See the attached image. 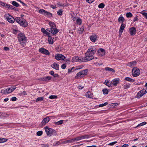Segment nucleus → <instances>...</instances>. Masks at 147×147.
Wrapping results in <instances>:
<instances>
[{
  "label": "nucleus",
  "mask_w": 147,
  "mask_h": 147,
  "mask_svg": "<svg viewBox=\"0 0 147 147\" xmlns=\"http://www.w3.org/2000/svg\"><path fill=\"white\" fill-rule=\"evenodd\" d=\"M117 143V141H115L113 142H112L111 143H110L108 144V145L109 146H113L114 144H116Z\"/></svg>",
  "instance_id": "52"
},
{
  "label": "nucleus",
  "mask_w": 147,
  "mask_h": 147,
  "mask_svg": "<svg viewBox=\"0 0 147 147\" xmlns=\"http://www.w3.org/2000/svg\"><path fill=\"white\" fill-rule=\"evenodd\" d=\"M50 30L49 29H46L44 33L43 34H46V35H47L48 36H50Z\"/></svg>",
  "instance_id": "29"
},
{
  "label": "nucleus",
  "mask_w": 147,
  "mask_h": 147,
  "mask_svg": "<svg viewBox=\"0 0 147 147\" xmlns=\"http://www.w3.org/2000/svg\"><path fill=\"white\" fill-rule=\"evenodd\" d=\"M130 87V84L129 83L126 84L124 85L123 88L124 89H127Z\"/></svg>",
  "instance_id": "35"
},
{
  "label": "nucleus",
  "mask_w": 147,
  "mask_h": 147,
  "mask_svg": "<svg viewBox=\"0 0 147 147\" xmlns=\"http://www.w3.org/2000/svg\"><path fill=\"white\" fill-rule=\"evenodd\" d=\"M51 66L53 68L56 70H58L59 69V65L56 63H54L51 65Z\"/></svg>",
  "instance_id": "19"
},
{
  "label": "nucleus",
  "mask_w": 147,
  "mask_h": 147,
  "mask_svg": "<svg viewBox=\"0 0 147 147\" xmlns=\"http://www.w3.org/2000/svg\"><path fill=\"white\" fill-rule=\"evenodd\" d=\"M5 3L1 1H0V6H2L3 7L4 6V5L5 4V3Z\"/></svg>",
  "instance_id": "58"
},
{
  "label": "nucleus",
  "mask_w": 147,
  "mask_h": 147,
  "mask_svg": "<svg viewBox=\"0 0 147 147\" xmlns=\"http://www.w3.org/2000/svg\"><path fill=\"white\" fill-rule=\"evenodd\" d=\"M45 78L46 79V81L49 80H51V77L50 76H47L45 77Z\"/></svg>",
  "instance_id": "53"
},
{
  "label": "nucleus",
  "mask_w": 147,
  "mask_h": 147,
  "mask_svg": "<svg viewBox=\"0 0 147 147\" xmlns=\"http://www.w3.org/2000/svg\"><path fill=\"white\" fill-rule=\"evenodd\" d=\"M49 24L51 28H56L55 24L53 22H49Z\"/></svg>",
  "instance_id": "26"
},
{
  "label": "nucleus",
  "mask_w": 147,
  "mask_h": 147,
  "mask_svg": "<svg viewBox=\"0 0 147 147\" xmlns=\"http://www.w3.org/2000/svg\"><path fill=\"white\" fill-rule=\"evenodd\" d=\"M16 21L20 25L23 27H26L28 26V24L25 19L22 17H16Z\"/></svg>",
  "instance_id": "2"
},
{
  "label": "nucleus",
  "mask_w": 147,
  "mask_h": 147,
  "mask_svg": "<svg viewBox=\"0 0 147 147\" xmlns=\"http://www.w3.org/2000/svg\"><path fill=\"white\" fill-rule=\"evenodd\" d=\"M98 7L99 8H103L105 7V5L103 3H101L98 5Z\"/></svg>",
  "instance_id": "46"
},
{
  "label": "nucleus",
  "mask_w": 147,
  "mask_h": 147,
  "mask_svg": "<svg viewBox=\"0 0 147 147\" xmlns=\"http://www.w3.org/2000/svg\"><path fill=\"white\" fill-rule=\"evenodd\" d=\"M39 51L42 53L47 55H49L50 54V53L48 50L43 47L40 48L39 49Z\"/></svg>",
  "instance_id": "10"
},
{
  "label": "nucleus",
  "mask_w": 147,
  "mask_h": 147,
  "mask_svg": "<svg viewBox=\"0 0 147 147\" xmlns=\"http://www.w3.org/2000/svg\"><path fill=\"white\" fill-rule=\"evenodd\" d=\"M125 26L126 25L125 24H124L123 23L120 26V27L119 28V33L120 34H122Z\"/></svg>",
  "instance_id": "18"
},
{
  "label": "nucleus",
  "mask_w": 147,
  "mask_h": 147,
  "mask_svg": "<svg viewBox=\"0 0 147 147\" xmlns=\"http://www.w3.org/2000/svg\"><path fill=\"white\" fill-rule=\"evenodd\" d=\"M93 94L90 91L87 92L85 94V96L89 98H92Z\"/></svg>",
  "instance_id": "20"
},
{
  "label": "nucleus",
  "mask_w": 147,
  "mask_h": 147,
  "mask_svg": "<svg viewBox=\"0 0 147 147\" xmlns=\"http://www.w3.org/2000/svg\"><path fill=\"white\" fill-rule=\"evenodd\" d=\"M5 17L7 21L9 23H13L16 20L15 18H14L9 14H7L5 15Z\"/></svg>",
  "instance_id": "8"
},
{
  "label": "nucleus",
  "mask_w": 147,
  "mask_h": 147,
  "mask_svg": "<svg viewBox=\"0 0 147 147\" xmlns=\"http://www.w3.org/2000/svg\"><path fill=\"white\" fill-rule=\"evenodd\" d=\"M63 123V120H61L57 122H55V124L56 125H61Z\"/></svg>",
  "instance_id": "40"
},
{
  "label": "nucleus",
  "mask_w": 147,
  "mask_h": 147,
  "mask_svg": "<svg viewBox=\"0 0 147 147\" xmlns=\"http://www.w3.org/2000/svg\"><path fill=\"white\" fill-rule=\"evenodd\" d=\"M74 68V67H72L71 68H69L68 69V72H72V69Z\"/></svg>",
  "instance_id": "63"
},
{
  "label": "nucleus",
  "mask_w": 147,
  "mask_h": 147,
  "mask_svg": "<svg viewBox=\"0 0 147 147\" xmlns=\"http://www.w3.org/2000/svg\"><path fill=\"white\" fill-rule=\"evenodd\" d=\"M143 96V94L140 91L137 93V98H140Z\"/></svg>",
  "instance_id": "44"
},
{
  "label": "nucleus",
  "mask_w": 147,
  "mask_h": 147,
  "mask_svg": "<svg viewBox=\"0 0 147 147\" xmlns=\"http://www.w3.org/2000/svg\"><path fill=\"white\" fill-rule=\"evenodd\" d=\"M103 94H107L108 93V90L107 89H104L102 90Z\"/></svg>",
  "instance_id": "39"
},
{
  "label": "nucleus",
  "mask_w": 147,
  "mask_h": 147,
  "mask_svg": "<svg viewBox=\"0 0 147 147\" xmlns=\"http://www.w3.org/2000/svg\"><path fill=\"white\" fill-rule=\"evenodd\" d=\"M124 80L128 81L131 82H133L135 81V80L129 77H126L124 79Z\"/></svg>",
  "instance_id": "24"
},
{
  "label": "nucleus",
  "mask_w": 147,
  "mask_h": 147,
  "mask_svg": "<svg viewBox=\"0 0 147 147\" xmlns=\"http://www.w3.org/2000/svg\"><path fill=\"white\" fill-rule=\"evenodd\" d=\"M60 144H65L67 143L66 140L62 141L61 140H60Z\"/></svg>",
  "instance_id": "59"
},
{
  "label": "nucleus",
  "mask_w": 147,
  "mask_h": 147,
  "mask_svg": "<svg viewBox=\"0 0 147 147\" xmlns=\"http://www.w3.org/2000/svg\"><path fill=\"white\" fill-rule=\"evenodd\" d=\"M16 88V86H11L8 88H7L5 90H3L1 91V92L2 93L6 94L11 93L14 91Z\"/></svg>",
  "instance_id": "3"
},
{
  "label": "nucleus",
  "mask_w": 147,
  "mask_h": 147,
  "mask_svg": "<svg viewBox=\"0 0 147 147\" xmlns=\"http://www.w3.org/2000/svg\"><path fill=\"white\" fill-rule=\"evenodd\" d=\"M120 79L118 78H116L113 79L111 81V82L112 85L116 86L117 84L119 83Z\"/></svg>",
  "instance_id": "12"
},
{
  "label": "nucleus",
  "mask_w": 147,
  "mask_h": 147,
  "mask_svg": "<svg viewBox=\"0 0 147 147\" xmlns=\"http://www.w3.org/2000/svg\"><path fill=\"white\" fill-rule=\"evenodd\" d=\"M98 52V53H104L105 50L104 49H102L100 48L99 49Z\"/></svg>",
  "instance_id": "51"
},
{
  "label": "nucleus",
  "mask_w": 147,
  "mask_h": 147,
  "mask_svg": "<svg viewBox=\"0 0 147 147\" xmlns=\"http://www.w3.org/2000/svg\"><path fill=\"white\" fill-rule=\"evenodd\" d=\"M57 98V96L55 95H51L49 97V98L51 99L56 98Z\"/></svg>",
  "instance_id": "49"
},
{
  "label": "nucleus",
  "mask_w": 147,
  "mask_h": 147,
  "mask_svg": "<svg viewBox=\"0 0 147 147\" xmlns=\"http://www.w3.org/2000/svg\"><path fill=\"white\" fill-rule=\"evenodd\" d=\"M12 4L13 6L16 7H18L19 6V4L15 1H12Z\"/></svg>",
  "instance_id": "32"
},
{
  "label": "nucleus",
  "mask_w": 147,
  "mask_h": 147,
  "mask_svg": "<svg viewBox=\"0 0 147 147\" xmlns=\"http://www.w3.org/2000/svg\"><path fill=\"white\" fill-rule=\"evenodd\" d=\"M50 34L53 35L56 34L59 32V30L56 28H50Z\"/></svg>",
  "instance_id": "13"
},
{
  "label": "nucleus",
  "mask_w": 147,
  "mask_h": 147,
  "mask_svg": "<svg viewBox=\"0 0 147 147\" xmlns=\"http://www.w3.org/2000/svg\"><path fill=\"white\" fill-rule=\"evenodd\" d=\"M90 135H83L81 136V140L83 139H88L89 138L90 136Z\"/></svg>",
  "instance_id": "30"
},
{
  "label": "nucleus",
  "mask_w": 147,
  "mask_h": 147,
  "mask_svg": "<svg viewBox=\"0 0 147 147\" xmlns=\"http://www.w3.org/2000/svg\"><path fill=\"white\" fill-rule=\"evenodd\" d=\"M129 146L128 144H124L122 145L121 147H127Z\"/></svg>",
  "instance_id": "64"
},
{
  "label": "nucleus",
  "mask_w": 147,
  "mask_h": 147,
  "mask_svg": "<svg viewBox=\"0 0 147 147\" xmlns=\"http://www.w3.org/2000/svg\"><path fill=\"white\" fill-rule=\"evenodd\" d=\"M65 58V57L62 54H57L55 55V59L57 60H63Z\"/></svg>",
  "instance_id": "11"
},
{
  "label": "nucleus",
  "mask_w": 147,
  "mask_h": 147,
  "mask_svg": "<svg viewBox=\"0 0 147 147\" xmlns=\"http://www.w3.org/2000/svg\"><path fill=\"white\" fill-rule=\"evenodd\" d=\"M7 139L6 138H0V143H3L5 142H6Z\"/></svg>",
  "instance_id": "33"
},
{
  "label": "nucleus",
  "mask_w": 147,
  "mask_h": 147,
  "mask_svg": "<svg viewBox=\"0 0 147 147\" xmlns=\"http://www.w3.org/2000/svg\"><path fill=\"white\" fill-rule=\"evenodd\" d=\"M78 56H75L72 59V62H77L78 60Z\"/></svg>",
  "instance_id": "31"
},
{
  "label": "nucleus",
  "mask_w": 147,
  "mask_h": 147,
  "mask_svg": "<svg viewBox=\"0 0 147 147\" xmlns=\"http://www.w3.org/2000/svg\"><path fill=\"white\" fill-rule=\"evenodd\" d=\"M74 142L76 141H78L80 140H81V136H78L76 137L75 138H74Z\"/></svg>",
  "instance_id": "38"
},
{
  "label": "nucleus",
  "mask_w": 147,
  "mask_h": 147,
  "mask_svg": "<svg viewBox=\"0 0 147 147\" xmlns=\"http://www.w3.org/2000/svg\"><path fill=\"white\" fill-rule=\"evenodd\" d=\"M96 51V49L95 47L92 46L90 47L86 53L85 56L84 57L85 62L94 59L93 55L95 53Z\"/></svg>",
  "instance_id": "1"
},
{
  "label": "nucleus",
  "mask_w": 147,
  "mask_h": 147,
  "mask_svg": "<svg viewBox=\"0 0 147 147\" xmlns=\"http://www.w3.org/2000/svg\"><path fill=\"white\" fill-rule=\"evenodd\" d=\"M38 12L39 13L42 14L50 18L52 17V14L51 13L43 9H40L39 10Z\"/></svg>",
  "instance_id": "6"
},
{
  "label": "nucleus",
  "mask_w": 147,
  "mask_h": 147,
  "mask_svg": "<svg viewBox=\"0 0 147 147\" xmlns=\"http://www.w3.org/2000/svg\"><path fill=\"white\" fill-rule=\"evenodd\" d=\"M18 38L19 41H26V38L25 34L22 33H19L18 36Z\"/></svg>",
  "instance_id": "9"
},
{
  "label": "nucleus",
  "mask_w": 147,
  "mask_h": 147,
  "mask_svg": "<svg viewBox=\"0 0 147 147\" xmlns=\"http://www.w3.org/2000/svg\"><path fill=\"white\" fill-rule=\"evenodd\" d=\"M50 121V118L49 117H47L44 118L41 122L42 125H44L48 123Z\"/></svg>",
  "instance_id": "14"
},
{
  "label": "nucleus",
  "mask_w": 147,
  "mask_h": 147,
  "mask_svg": "<svg viewBox=\"0 0 147 147\" xmlns=\"http://www.w3.org/2000/svg\"><path fill=\"white\" fill-rule=\"evenodd\" d=\"M118 21L119 22H122V23L124 22V18L122 16H120L118 19Z\"/></svg>",
  "instance_id": "28"
},
{
  "label": "nucleus",
  "mask_w": 147,
  "mask_h": 147,
  "mask_svg": "<svg viewBox=\"0 0 147 147\" xmlns=\"http://www.w3.org/2000/svg\"><path fill=\"white\" fill-rule=\"evenodd\" d=\"M141 13L147 19V13H146V12H141Z\"/></svg>",
  "instance_id": "50"
},
{
  "label": "nucleus",
  "mask_w": 147,
  "mask_h": 147,
  "mask_svg": "<svg viewBox=\"0 0 147 147\" xmlns=\"http://www.w3.org/2000/svg\"><path fill=\"white\" fill-rule=\"evenodd\" d=\"M77 62H85L84 57H78Z\"/></svg>",
  "instance_id": "21"
},
{
  "label": "nucleus",
  "mask_w": 147,
  "mask_h": 147,
  "mask_svg": "<svg viewBox=\"0 0 147 147\" xmlns=\"http://www.w3.org/2000/svg\"><path fill=\"white\" fill-rule=\"evenodd\" d=\"M37 135L38 136H41L42 134V131H39L37 132Z\"/></svg>",
  "instance_id": "48"
},
{
  "label": "nucleus",
  "mask_w": 147,
  "mask_h": 147,
  "mask_svg": "<svg viewBox=\"0 0 147 147\" xmlns=\"http://www.w3.org/2000/svg\"><path fill=\"white\" fill-rule=\"evenodd\" d=\"M138 16H136L134 18V20H133L134 22H135L138 20Z\"/></svg>",
  "instance_id": "62"
},
{
  "label": "nucleus",
  "mask_w": 147,
  "mask_h": 147,
  "mask_svg": "<svg viewBox=\"0 0 147 147\" xmlns=\"http://www.w3.org/2000/svg\"><path fill=\"white\" fill-rule=\"evenodd\" d=\"M88 71V69H86L80 71L76 74L75 76V78L77 79L79 77H83L87 74Z\"/></svg>",
  "instance_id": "4"
},
{
  "label": "nucleus",
  "mask_w": 147,
  "mask_h": 147,
  "mask_svg": "<svg viewBox=\"0 0 147 147\" xmlns=\"http://www.w3.org/2000/svg\"><path fill=\"white\" fill-rule=\"evenodd\" d=\"M17 98L15 97H12L11 98V100L13 101H14L16 100Z\"/></svg>",
  "instance_id": "56"
},
{
  "label": "nucleus",
  "mask_w": 147,
  "mask_h": 147,
  "mask_svg": "<svg viewBox=\"0 0 147 147\" xmlns=\"http://www.w3.org/2000/svg\"><path fill=\"white\" fill-rule=\"evenodd\" d=\"M76 22L79 25H81L82 23V20L80 18H78L76 20Z\"/></svg>",
  "instance_id": "36"
},
{
  "label": "nucleus",
  "mask_w": 147,
  "mask_h": 147,
  "mask_svg": "<svg viewBox=\"0 0 147 147\" xmlns=\"http://www.w3.org/2000/svg\"><path fill=\"white\" fill-rule=\"evenodd\" d=\"M97 38V35L95 34L92 35L90 37V40L94 42H95L96 41Z\"/></svg>",
  "instance_id": "16"
},
{
  "label": "nucleus",
  "mask_w": 147,
  "mask_h": 147,
  "mask_svg": "<svg viewBox=\"0 0 147 147\" xmlns=\"http://www.w3.org/2000/svg\"><path fill=\"white\" fill-rule=\"evenodd\" d=\"M140 74V71L136 67H134L132 69V74L134 77L138 76Z\"/></svg>",
  "instance_id": "7"
},
{
  "label": "nucleus",
  "mask_w": 147,
  "mask_h": 147,
  "mask_svg": "<svg viewBox=\"0 0 147 147\" xmlns=\"http://www.w3.org/2000/svg\"><path fill=\"white\" fill-rule=\"evenodd\" d=\"M126 16L127 18H130L132 17L133 15L131 12H127L126 14Z\"/></svg>",
  "instance_id": "37"
},
{
  "label": "nucleus",
  "mask_w": 147,
  "mask_h": 147,
  "mask_svg": "<svg viewBox=\"0 0 147 147\" xmlns=\"http://www.w3.org/2000/svg\"><path fill=\"white\" fill-rule=\"evenodd\" d=\"M129 31L130 34L131 35H134L136 34V28L134 27H132L129 28Z\"/></svg>",
  "instance_id": "15"
},
{
  "label": "nucleus",
  "mask_w": 147,
  "mask_h": 147,
  "mask_svg": "<svg viewBox=\"0 0 147 147\" xmlns=\"http://www.w3.org/2000/svg\"><path fill=\"white\" fill-rule=\"evenodd\" d=\"M48 37V40L49 43L50 44H53L54 42L53 39H54V38H53L52 37L50 36H49Z\"/></svg>",
  "instance_id": "22"
},
{
  "label": "nucleus",
  "mask_w": 147,
  "mask_h": 147,
  "mask_svg": "<svg viewBox=\"0 0 147 147\" xmlns=\"http://www.w3.org/2000/svg\"><path fill=\"white\" fill-rule=\"evenodd\" d=\"M146 124V123L145 122H143L140 123L137 126V127L139 126H141L144 125H145Z\"/></svg>",
  "instance_id": "47"
},
{
  "label": "nucleus",
  "mask_w": 147,
  "mask_h": 147,
  "mask_svg": "<svg viewBox=\"0 0 147 147\" xmlns=\"http://www.w3.org/2000/svg\"><path fill=\"white\" fill-rule=\"evenodd\" d=\"M66 142H67V143H72V142H74V138H73V139H72L71 140H66Z\"/></svg>",
  "instance_id": "45"
},
{
  "label": "nucleus",
  "mask_w": 147,
  "mask_h": 147,
  "mask_svg": "<svg viewBox=\"0 0 147 147\" xmlns=\"http://www.w3.org/2000/svg\"><path fill=\"white\" fill-rule=\"evenodd\" d=\"M61 67L62 69H65L66 67V65L65 64H63L61 65Z\"/></svg>",
  "instance_id": "57"
},
{
  "label": "nucleus",
  "mask_w": 147,
  "mask_h": 147,
  "mask_svg": "<svg viewBox=\"0 0 147 147\" xmlns=\"http://www.w3.org/2000/svg\"><path fill=\"white\" fill-rule=\"evenodd\" d=\"M137 63V62L135 61H132L130 62L127 63V66L131 67H132L136 65Z\"/></svg>",
  "instance_id": "17"
},
{
  "label": "nucleus",
  "mask_w": 147,
  "mask_h": 147,
  "mask_svg": "<svg viewBox=\"0 0 147 147\" xmlns=\"http://www.w3.org/2000/svg\"><path fill=\"white\" fill-rule=\"evenodd\" d=\"M104 84L109 87H111L112 86L111 82H109L108 81L105 80Z\"/></svg>",
  "instance_id": "25"
},
{
  "label": "nucleus",
  "mask_w": 147,
  "mask_h": 147,
  "mask_svg": "<svg viewBox=\"0 0 147 147\" xmlns=\"http://www.w3.org/2000/svg\"><path fill=\"white\" fill-rule=\"evenodd\" d=\"M45 131L47 136H51L53 134H55L56 131L53 129L49 128L47 127H45Z\"/></svg>",
  "instance_id": "5"
},
{
  "label": "nucleus",
  "mask_w": 147,
  "mask_h": 147,
  "mask_svg": "<svg viewBox=\"0 0 147 147\" xmlns=\"http://www.w3.org/2000/svg\"><path fill=\"white\" fill-rule=\"evenodd\" d=\"M42 147H48L49 145L48 144H43L41 145Z\"/></svg>",
  "instance_id": "60"
},
{
  "label": "nucleus",
  "mask_w": 147,
  "mask_h": 147,
  "mask_svg": "<svg viewBox=\"0 0 147 147\" xmlns=\"http://www.w3.org/2000/svg\"><path fill=\"white\" fill-rule=\"evenodd\" d=\"M108 102H105L103 104H102L99 105V106L100 107H104V106L107 105H108Z\"/></svg>",
  "instance_id": "42"
},
{
  "label": "nucleus",
  "mask_w": 147,
  "mask_h": 147,
  "mask_svg": "<svg viewBox=\"0 0 147 147\" xmlns=\"http://www.w3.org/2000/svg\"><path fill=\"white\" fill-rule=\"evenodd\" d=\"M9 4L6 3H5V4L4 5L3 7H6V8H8L9 6Z\"/></svg>",
  "instance_id": "55"
},
{
  "label": "nucleus",
  "mask_w": 147,
  "mask_h": 147,
  "mask_svg": "<svg viewBox=\"0 0 147 147\" xmlns=\"http://www.w3.org/2000/svg\"><path fill=\"white\" fill-rule=\"evenodd\" d=\"M14 7H13V6L12 5H9L8 9H9L12 10Z\"/></svg>",
  "instance_id": "61"
},
{
  "label": "nucleus",
  "mask_w": 147,
  "mask_h": 147,
  "mask_svg": "<svg viewBox=\"0 0 147 147\" xmlns=\"http://www.w3.org/2000/svg\"><path fill=\"white\" fill-rule=\"evenodd\" d=\"M86 1L89 3H91L93 2L94 0H86Z\"/></svg>",
  "instance_id": "54"
},
{
  "label": "nucleus",
  "mask_w": 147,
  "mask_h": 147,
  "mask_svg": "<svg viewBox=\"0 0 147 147\" xmlns=\"http://www.w3.org/2000/svg\"><path fill=\"white\" fill-rule=\"evenodd\" d=\"M26 41H22L19 42H20V44H21V45L23 47L25 45L26 43L25 42Z\"/></svg>",
  "instance_id": "43"
},
{
  "label": "nucleus",
  "mask_w": 147,
  "mask_h": 147,
  "mask_svg": "<svg viewBox=\"0 0 147 147\" xmlns=\"http://www.w3.org/2000/svg\"><path fill=\"white\" fill-rule=\"evenodd\" d=\"M105 70L106 71H109L112 72L113 73H115V71L113 68L109 67H106L105 68Z\"/></svg>",
  "instance_id": "23"
},
{
  "label": "nucleus",
  "mask_w": 147,
  "mask_h": 147,
  "mask_svg": "<svg viewBox=\"0 0 147 147\" xmlns=\"http://www.w3.org/2000/svg\"><path fill=\"white\" fill-rule=\"evenodd\" d=\"M84 30V28L83 26L79 28L78 30V32L80 34H82Z\"/></svg>",
  "instance_id": "27"
},
{
  "label": "nucleus",
  "mask_w": 147,
  "mask_h": 147,
  "mask_svg": "<svg viewBox=\"0 0 147 147\" xmlns=\"http://www.w3.org/2000/svg\"><path fill=\"white\" fill-rule=\"evenodd\" d=\"M63 11L62 9H59L57 12V13L58 15L61 16L62 14Z\"/></svg>",
  "instance_id": "41"
},
{
  "label": "nucleus",
  "mask_w": 147,
  "mask_h": 147,
  "mask_svg": "<svg viewBox=\"0 0 147 147\" xmlns=\"http://www.w3.org/2000/svg\"><path fill=\"white\" fill-rule=\"evenodd\" d=\"M44 100V97H40L38 98L36 100V102H37L38 101H41Z\"/></svg>",
  "instance_id": "34"
}]
</instances>
